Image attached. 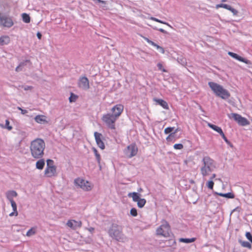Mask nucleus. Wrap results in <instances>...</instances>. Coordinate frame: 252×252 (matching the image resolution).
Masks as SVG:
<instances>
[{"label": "nucleus", "mask_w": 252, "mask_h": 252, "mask_svg": "<svg viewBox=\"0 0 252 252\" xmlns=\"http://www.w3.org/2000/svg\"><path fill=\"white\" fill-rule=\"evenodd\" d=\"M109 235L118 241L123 239V227L117 224H113L109 230Z\"/></svg>", "instance_id": "nucleus-4"}, {"label": "nucleus", "mask_w": 252, "mask_h": 252, "mask_svg": "<svg viewBox=\"0 0 252 252\" xmlns=\"http://www.w3.org/2000/svg\"><path fill=\"white\" fill-rule=\"evenodd\" d=\"M118 119L114 117L112 114L107 113L103 115L102 117V121L107 126L113 130L116 129L115 123Z\"/></svg>", "instance_id": "nucleus-6"}, {"label": "nucleus", "mask_w": 252, "mask_h": 252, "mask_svg": "<svg viewBox=\"0 0 252 252\" xmlns=\"http://www.w3.org/2000/svg\"><path fill=\"white\" fill-rule=\"evenodd\" d=\"M2 127L8 130H11L12 129V126L10 125V123L8 120L5 121V124L4 126H2Z\"/></svg>", "instance_id": "nucleus-34"}, {"label": "nucleus", "mask_w": 252, "mask_h": 252, "mask_svg": "<svg viewBox=\"0 0 252 252\" xmlns=\"http://www.w3.org/2000/svg\"><path fill=\"white\" fill-rule=\"evenodd\" d=\"M17 193L16 191L12 190L9 191L6 193V196L11 203V205L12 208L13 212L9 214L10 216H17L18 215V212L17 210V205L15 202L13 200V198L16 197Z\"/></svg>", "instance_id": "nucleus-9"}, {"label": "nucleus", "mask_w": 252, "mask_h": 252, "mask_svg": "<svg viewBox=\"0 0 252 252\" xmlns=\"http://www.w3.org/2000/svg\"><path fill=\"white\" fill-rule=\"evenodd\" d=\"M203 166L201 168L200 171L203 177L209 175L210 173L216 168L214 161L209 157H205L203 159Z\"/></svg>", "instance_id": "nucleus-3"}, {"label": "nucleus", "mask_w": 252, "mask_h": 252, "mask_svg": "<svg viewBox=\"0 0 252 252\" xmlns=\"http://www.w3.org/2000/svg\"><path fill=\"white\" fill-rule=\"evenodd\" d=\"M174 129V127H166L165 129H164V133L165 134H168L170 132H171Z\"/></svg>", "instance_id": "nucleus-37"}, {"label": "nucleus", "mask_w": 252, "mask_h": 252, "mask_svg": "<svg viewBox=\"0 0 252 252\" xmlns=\"http://www.w3.org/2000/svg\"><path fill=\"white\" fill-rule=\"evenodd\" d=\"M23 21L26 23H29L31 21L30 16L27 13H23L22 15Z\"/></svg>", "instance_id": "nucleus-30"}, {"label": "nucleus", "mask_w": 252, "mask_h": 252, "mask_svg": "<svg viewBox=\"0 0 252 252\" xmlns=\"http://www.w3.org/2000/svg\"><path fill=\"white\" fill-rule=\"evenodd\" d=\"M222 138L223 139V140L226 142H228V141L227 139V138L226 137V136H225L224 133H222L221 135Z\"/></svg>", "instance_id": "nucleus-44"}, {"label": "nucleus", "mask_w": 252, "mask_h": 252, "mask_svg": "<svg viewBox=\"0 0 252 252\" xmlns=\"http://www.w3.org/2000/svg\"><path fill=\"white\" fill-rule=\"evenodd\" d=\"M130 214L133 216V217H135L137 215V210L135 208H132L131 210H130Z\"/></svg>", "instance_id": "nucleus-41"}, {"label": "nucleus", "mask_w": 252, "mask_h": 252, "mask_svg": "<svg viewBox=\"0 0 252 252\" xmlns=\"http://www.w3.org/2000/svg\"><path fill=\"white\" fill-rule=\"evenodd\" d=\"M208 85L217 96L222 99H227L230 97V94L229 92L222 86L213 82H209Z\"/></svg>", "instance_id": "nucleus-2"}, {"label": "nucleus", "mask_w": 252, "mask_h": 252, "mask_svg": "<svg viewBox=\"0 0 252 252\" xmlns=\"http://www.w3.org/2000/svg\"><path fill=\"white\" fill-rule=\"evenodd\" d=\"M124 106L122 104H119L113 106L111 111L112 115L117 119L121 116L124 110Z\"/></svg>", "instance_id": "nucleus-14"}, {"label": "nucleus", "mask_w": 252, "mask_h": 252, "mask_svg": "<svg viewBox=\"0 0 252 252\" xmlns=\"http://www.w3.org/2000/svg\"><path fill=\"white\" fill-rule=\"evenodd\" d=\"M138 151V147L135 143H132L127 146L124 150V153L125 156L130 158L137 154Z\"/></svg>", "instance_id": "nucleus-10"}, {"label": "nucleus", "mask_w": 252, "mask_h": 252, "mask_svg": "<svg viewBox=\"0 0 252 252\" xmlns=\"http://www.w3.org/2000/svg\"><path fill=\"white\" fill-rule=\"evenodd\" d=\"M26 65V63L24 62L21 63L16 68L15 70L17 72H18L22 70L21 67Z\"/></svg>", "instance_id": "nucleus-38"}, {"label": "nucleus", "mask_w": 252, "mask_h": 252, "mask_svg": "<svg viewBox=\"0 0 252 252\" xmlns=\"http://www.w3.org/2000/svg\"><path fill=\"white\" fill-rule=\"evenodd\" d=\"M74 183L84 191H90L93 188V185L91 182L81 178L76 179Z\"/></svg>", "instance_id": "nucleus-8"}, {"label": "nucleus", "mask_w": 252, "mask_h": 252, "mask_svg": "<svg viewBox=\"0 0 252 252\" xmlns=\"http://www.w3.org/2000/svg\"><path fill=\"white\" fill-rule=\"evenodd\" d=\"M196 240L195 238H180L179 241L185 243H190L194 242Z\"/></svg>", "instance_id": "nucleus-28"}, {"label": "nucleus", "mask_w": 252, "mask_h": 252, "mask_svg": "<svg viewBox=\"0 0 252 252\" xmlns=\"http://www.w3.org/2000/svg\"><path fill=\"white\" fill-rule=\"evenodd\" d=\"M10 37L8 36H3L1 37V45H6L10 42Z\"/></svg>", "instance_id": "nucleus-26"}, {"label": "nucleus", "mask_w": 252, "mask_h": 252, "mask_svg": "<svg viewBox=\"0 0 252 252\" xmlns=\"http://www.w3.org/2000/svg\"><path fill=\"white\" fill-rule=\"evenodd\" d=\"M37 36L39 39H41V36H42L41 33H40L39 32H38L37 33Z\"/></svg>", "instance_id": "nucleus-47"}, {"label": "nucleus", "mask_w": 252, "mask_h": 252, "mask_svg": "<svg viewBox=\"0 0 252 252\" xmlns=\"http://www.w3.org/2000/svg\"><path fill=\"white\" fill-rule=\"evenodd\" d=\"M18 109H19V110H21V113H22V114H26V113H28V111H27V110H26L22 109L21 108H20V107H18Z\"/></svg>", "instance_id": "nucleus-43"}, {"label": "nucleus", "mask_w": 252, "mask_h": 252, "mask_svg": "<svg viewBox=\"0 0 252 252\" xmlns=\"http://www.w3.org/2000/svg\"><path fill=\"white\" fill-rule=\"evenodd\" d=\"M34 120L36 123L40 124H47L48 123L47 120V117L42 115H38L35 116Z\"/></svg>", "instance_id": "nucleus-20"}, {"label": "nucleus", "mask_w": 252, "mask_h": 252, "mask_svg": "<svg viewBox=\"0 0 252 252\" xmlns=\"http://www.w3.org/2000/svg\"><path fill=\"white\" fill-rule=\"evenodd\" d=\"M239 243L240 244L241 246L244 248H247L249 249H251L252 248L251 244L247 241H242L241 240H239Z\"/></svg>", "instance_id": "nucleus-27"}, {"label": "nucleus", "mask_w": 252, "mask_h": 252, "mask_svg": "<svg viewBox=\"0 0 252 252\" xmlns=\"http://www.w3.org/2000/svg\"><path fill=\"white\" fill-rule=\"evenodd\" d=\"M177 132V129H176L175 132L170 133L167 137L166 140L168 142L172 141L175 140V133Z\"/></svg>", "instance_id": "nucleus-31"}, {"label": "nucleus", "mask_w": 252, "mask_h": 252, "mask_svg": "<svg viewBox=\"0 0 252 252\" xmlns=\"http://www.w3.org/2000/svg\"><path fill=\"white\" fill-rule=\"evenodd\" d=\"M174 148L176 150H181L183 148V145L182 144H175L174 145Z\"/></svg>", "instance_id": "nucleus-39"}, {"label": "nucleus", "mask_w": 252, "mask_h": 252, "mask_svg": "<svg viewBox=\"0 0 252 252\" xmlns=\"http://www.w3.org/2000/svg\"><path fill=\"white\" fill-rule=\"evenodd\" d=\"M14 24L12 18L8 16H2L1 17V25L4 27L10 28Z\"/></svg>", "instance_id": "nucleus-17"}, {"label": "nucleus", "mask_w": 252, "mask_h": 252, "mask_svg": "<svg viewBox=\"0 0 252 252\" xmlns=\"http://www.w3.org/2000/svg\"><path fill=\"white\" fill-rule=\"evenodd\" d=\"M228 54L231 57L239 61L244 63L247 64H252V62L250 60L244 59L236 53L231 52H228Z\"/></svg>", "instance_id": "nucleus-19"}, {"label": "nucleus", "mask_w": 252, "mask_h": 252, "mask_svg": "<svg viewBox=\"0 0 252 252\" xmlns=\"http://www.w3.org/2000/svg\"><path fill=\"white\" fill-rule=\"evenodd\" d=\"M93 151L94 152V155L95 156V158H96L97 162L100 164V160H101V157L100 154L98 153L97 150L95 148H92Z\"/></svg>", "instance_id": "nucleus-29"}, {"label": "nucleus", "mask_w": 252, "mask_h": 252, "mask_svg": "<svg viewBox=\"0 0 252 252\" xmlns=\"http://www.w3.org/2000/svg\"><path fill=\"white\" fill-rule=\"evenodd\" d=\"M36 232V230L35 227H32L30 229H29L26 234V235L28 237H30L32 235L35 234Z\"/></svg>", "instance_id": "nucleus-32"}, {"label": "nucleus", "mask_w": 252, "mask_h": 252, "mask_svg": "<svg viewBox=\"0 0 252 252\" xmlns=\"http://www.w3.org/2000/svg\"><path fill=\"white\" fill-rule=\"evenodd\" d=\"M216 8L217 9H218L219 8H223L224 9H226L230 12H231L233 15L237 16L238 14V11L237 10L235 9V8L231 7L230 5L224 4V3H220L216 5Z\"/></svg>", "instance_id": "nucleus-18"}, {"label": "nucleus", "mask_w": 252, "mask_h": 252, "mask_svg": "<svg viewBox=\"0 0 252 252\" xmlns=\"http://www.w3.org/2000/svg\"><path fill=\"white\" fill-rule=\"evenodd\" d=\"M39 159L37 160L36 162L35 166L36 168L39 170H42L43 169L45 165V161L43 159L39 158Z\"/></svg>", "instance_id": "nucleus-24"}, {"label": "nucleus", "mask_w": 252, "mask_h": 252, "mask_svg": "<svg viewBox=\"0 0 252 252\" xmlns=\"http://www.w3.org/2000/svg\"><path fill=\"white\" fill-rule=\"evenodd\" d=\"M170 227L166 221H164L162 224L157 229L156 234L158 235L162 236L164 237L170 236Z\"/></svg>", "instance_id": "nucleus-7"}, {"label": "nucleus", "mask_w": 252, "mask_h": 252, "mask_svg": "<svg viewBox=\"0 0 252 252\" xmlns=\"http://www.w3.org/2000/svg\"><path fill=\"white\" fill-rule=\"evenodd\" d=\"M93 0V1H97L99 3H104V4H105L106 3V2L105 1L101 0Z\"/></svg>", "instance_id": "nucleus-46"}, {"label": "nucleus", "mask_w": 252, "mask_h": 252, "mask_svg": "<svg viewBox=\"0 0 252 252\" xmlns=\"http://www.w3.org/2000/svg\"><path fill=\"white\" fill-rule=\"evenodd\" d=\"M208 126L209 127H210V128L213 129L214 130H215L216 132H217L218 133H219L220 135L222 133H223V132L222 129L221 128V127H220L216 125L210 124V123H208Z\"/></svg>", "instance_id": "nucleus-23"}, {"label": "nucleus", "mask_w": 252, "mask_h": 252, "mask_svg": "<svg viewBox=\"0 0 252 252\" xmlns=\"http://www.w3.org/2000/svg\"><path fill=\"white\" fill-rule=\"evenodd\" d=\"M46 162V167L44 171L45 176L48 178L56 176L57 175V167L54 165V161L48 159Z\"/></svg>", "instance_id": "nucleus-5"}, {"label": "nucleus", "mask_w": 252, "mask_h": 252, "mask_svg": "<svg viewBox=\"0 0 252 252\" xmlns=\"http://www.w3.org/2000/svg\"><path fill=\"white\" fill-rule=\"evenodd\" d=\"M78 87L82 89L87 90L90 88L89 81L86 77H81L78 81Z\"/></svg>", "instance_id": "nucleus-16"}, {"label": "nucleus", "mask_w": 252, "mask_h": 252, "mask_svg": "<svg viewBox=\"0 0 252 252\" xmlns=\"http://www.w3.org/2000/svg\"><path fill=\"white\" fill-rule=\"evenodd\" d=\"M216 193L220 196L226 197L227 198H232V199L235 197L234 194L232 192H228L227 193L216 192Z\"/></svg>", "instance_id": "nucleus-25"}, {"label": "nucleus", "mask_w": 252, "mask_h": 252, "mask_svg": "<svg viewBox=\"0 0 252 252\" xmlns=\"http://www.w3.org/2000/svg\"><path fill=\"white\" fill-rule=\"evenodd\" d=\"M216 174H213L212 176L210 178V180L213 181V180L214 179H215L216 178Z\"/></svg>", "instance_id": "nucleus-48"}, {"label": "nucleus", "mask_w": 252, "mask_h": 252, "mask_svg": "<svg viewBox=\"0 0 252 252\" xmlns=\"http://www.w3.org/2000/svg\"><path fill=\"white\" fill-rule=\"evenodd\" d=\"M129 197H131L134 202L137 203L138 207L141 208L144 206L146 203V200L144 198H140V194L135 192L129 193L128 194Z\"/></svg>", "instance_id": "nucleus-11"}, {"label": "nucleus", "mask_w": 252, "mask_h": 252, "mask_svg": "<svg viewBox=\"0 0 252 252\" xmlns=\"http://www.w3.org/2000/svg\"><path fill=\"white\" fill-rule=\"evenodd\" d=\"M32 89V87L28 86L27 87H26V88H25V90H28Z\"/></svg>", "instance_id": "nucleus-49"}, {"label": "nucleus", "mask_w": 252, "mask_h": 252, "mask_svg": "<svg viewBox=\"0 0 252 252\" xmlns=\"http://www.w3.org/2000/svg\"><path fill=\"white\" fill-rule=\"evenodd\" d=\"M214 185V183L213 181L212 180H210L208 182L207 184V186L209 189H213Z\"/></svg>", "instance_id": "nucleus-36"}, {"label": "nucleus", "mask_w": 252, "mask_h": 252, "mask_svg": "<svg viewBox=\"0 0 252 252\" xmlns=\"http://www.w3.org/2000/svg\"><path fill=\"white\" fill-rule=\"evenodd\" d=\"M30 149L31 155L34 158H41L44 155L45 143L42 139L36 138L31 142Z\"/></svg>", "instance_id": "nucleus-1"}, {"label": "nucleus", "mask_w": 252, "mask_h": 252, "mask_svg": "<svg viewBox=\"0 0 252 252\" xmlns=\"http://www.w3.org/2000/svg\"><path fill=\"white\" fill-rule=\"evenodd\" d=\"M154 100L157 102L158 104L160 105L164 109L168 110L169 106L168 103L165 100L162 99L154 98Z\"/></svg>", "instance_id": "nucleus-22"}, {"label": "nucleus", "mask_w": 252, "mask_h": 252, "mask_svg": "<svg viewBox=\"0 0 252 252\" xmlns=\"http://www.w3.org/2000/svg\"><path fill=\"white\" fill-rule=\"evenodd\" d=\"M94 137L97 145L101 150H104L105 148V146L104 143V138L102 134L98 132H94Z\"/></svg>", "instance_id": "nucleus-13"}, {"label": "nucleus", "mask_w": 252, "mask_h": 252, "mask_svg": "<svg viewBox=\"0 0 252 252\" xmlns=\"http://www.w3.org/2000/svg\"><path fill=\"white\" fill-rule=\"evenodd\" d=\"M159 32H161L162 33H167V32L165 31L164 30H163V29H159L158 30Z\"/></svg>", "instance_id": "nucleus-45"}, {"label": "nucleus", "mask_w": 252, "mask_h": 252, "mask_svg": "<svg viewBox=\"0 0 252 252\" xmlns=\"http://www.w3.org/2000/svg\"><path fill=\"white\" fill-rule=\"evenodd\" d=\"M77 98V95L74 94L73 93L71 94V95L69 97V101L70 102H74Z\"/></svg>", "instance_id": "nucleus-35"}, {"label": "nucleus", "mask_w": 252, "mask_h": 252, "mask_svg": "<svg viewBox=\"0 0 252 252\" xmlns=\"http://www.w3.org/2000/svg\"><path fill=\"white\" fill-rule=\"evenodd\" d=\"M26 62H27V63H31L30 60H26Z\"/></svg>", "instance_id": "nucleus-50"}, {"label": "nucleus", "mask_w": 252, "mask_h": 252, "mask_svg": "<svg viewBox=\"0 0 252 252\" xmlns=\"http://www.w3.org/2000/svg\"><path fill=\"white\" fill-rule=\"evenodd\" d=\"M142 37L148 43H149L151 45H152V46L156 47L157 49L159 50L160 52L161 53H162V54L164 53V49L162 47L159 46V45H158V44H156L153 41H152V40H150L149 38H148L146 37H145V36H142Z\"/></svg>", "instance_id": "nucleus-21"}, {"label": "nucleus", "mask_w": 252, "mask_h": 252, "mask_svg": "<svg viewBox=\"0 0 252 252\" xmlns=\"http://www.w3.org/2000/svg\"><path fill=\"white\" fill-rule=\"evenodd\" d=\"M157 66L159 70H162L164 72H166V70L163 67L162 64L161 63H158Z\"/></svg>", "instance_id": "nucleus-42"}, {"label": "nucleus", "mask_w": 252, "mask_h": 252, "mask_svg": "<svg viewBox=\"0 0 252 252\" xmlns=\"http://www.w3.org/2000/svg\"><path fill=\"white\" fill-rule=\"evenodd\" d=\"M246 238L251 242L252 243V235H251L250 232H247L246 233Z\"/></svg>", "instance_id": "nucleus-40"}, {"label": "nucleus", "mask_w": 252, "mask_h": 252, "mask_svg": "<svg viewBox=\"0 0 252 252\" xmlns=\"http://www.w3.org/2000/svg\"><path fill=\"white\" fill-rule=\"evenodd\" d=\"M150 19L154 21H155V22H158V23H161V24H164V25H167L168 26L170 27H171V26L167 23L166 22H163L162 21H161L156 18H155V17H151L150 18Z\"/></svg>", "instance_id": "nucleus-33"}, {"label": "nucleus", "mask_w": 252, "mask_h": 252, "mask_svg": "<svg viewBox=\"0 0 252 252\" xmlns=\"http://www.w3.org/2000/svg\"><path fill=\"white\" fill-rule=\"evenodd\" d=\"M221 1H222V2H226V0H221Z\"/></svg>", "instance_id": "nucleus-51"}, {"label": "nucleus", "mask_w": 252, "mask_h": 252, "mask_svg": "<svg viewBox=\"0 0 252 252\" xmlns=\"http://www.w3.org/2000/svg\"><path fill=\"white\" fill-rule=\"evenodd\" d=\"M229 117L230 119H233L239 125L245 126L250 124L249 122L246 118L242 117L239 114L232 113Z\"/></svg>", "instance_id": "nucleus-12"}, {"label": "nucleus", "mask_w": 252, "mask_h": 252, "mask_svg": "<svg viewBox=\"0 0 252 252\" xmlns=\"http://www.w3.org/2000/svg\"><path fill=\"white\" fill-rule=\"evenodd\" d=\"M66 225L73 230H76L81 227L82 222L81 220L77 221L74 220H69L67 221Z\"/></svg>", "instance_id": "nucleus-15"}]
</instances>
